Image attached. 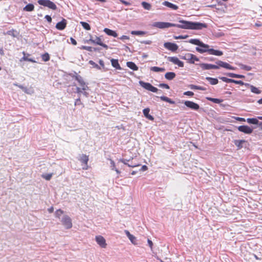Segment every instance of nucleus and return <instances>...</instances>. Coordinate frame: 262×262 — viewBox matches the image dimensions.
I'll list each match as a JSON object with an SVG mask.
<instances>
[{
	"label": "nucleus",
	"mask_w": 262,
	"mask_h": 262,
	"mask_svg": "<svg viewBox=\"0 0 262 262\" xmlns=\"http://www.w3.org/2000/svg\"><path fill=\"white\" fill-rule=\"evenodd\" d=\"M179 24H173V27L184 29L201 30L207 28V26L205 23H193L186 20H180Z\"/></svg>",
	"instance_id": "f257e3e1"
},
{
	"label": "nucleus",
	"mask_w": 262,
	"mask_h": 262,
	"mask_svg": "<svg viewBox=\"0 0 262 262\" xmlns=\"http://www.w3.org/2000/svg\"><path fill=\"white\" fill-rule=\"evenodd\" d=\"M217 65L208 64V63H201L200 67L203 70H210V69H218L220 67H222L228 70H234V68L230 66L229 63L219 60L216 62Z\"/></svg>",
	"instance_id": "f03ea898"
},
{
	"label": "nucleus",
	"mask_w": 262,
	"mask_h": 262,
	"mask_svg": "<svg viewBox=\"0 0 262 262\" xmlns=\"http://www.w3.org/2000/svg\"><path fill=\"white\" fill-rule=\"evenodd\" d=\"M38 3L41 6L48 7L52 10H56L57 9L56 5L50 0H38Z\"/></svg>",
	"instance_id": "7ed1b4c3"
},
{
	"label": "nucleus",
	"mask_w": 262,
	"mask_h": 262,
	"mask_svg": "<svg viewBox=\"0 0 262 262\" xmlns=\"http://www.w3.org/2000/svg\"><path fill=\"white\" fill-rule=\"evenodd\" d=\"M38 3L41 6L48 7L52 10H56L57 9L56 5L50 0H38Z\"/></svg>",
	"instance_id": "20e7f679"
},
{
	"label": "nucleus",
	"mask_w": 262,
	"mask_h": 262,
	"mask_svg": "<svg viewBox=\"0 0 262 262\" xmlns=\"http://www.w3.org/2000/svg\"><path fill=\"white\" fill-rule=\"evenodd\" d=\"M139 84L144 89L152 92L156 93L158 91V89L157 88L152 85L150 83L140 81Z\"/></svg>",
	"instance_id": "39448f33"
},
{
	"label": "nucleus",
	"mask_w": 262,
	"mask_h": 262,
	"mask_svg": "<svg viewBox=\"0 0 262 262\" xmlns=\"http://www.w3.org/2000/svg\"><path fill=\"white\" fill-rule=\"evenodd\" d=\"M182 58L187 60L188 62L190 63H194L195 61H199V58H198L195 55L191 53H187L185 54V55L183 56Z\"/></svg>",
	"instance_id": "423d86ee"
},
{
	"label": "nucleus",
	"mask_w": 262,
	"mask_h": 262,
	"mask_svg": "<svg viewBox=\"0 0 262 262\" xmlns=\"http://www.w3.org/2000/svg\"><path fill=\"white\" fill-rule=\"evenodd\" d=\"M61 222L62 225L67 229H70L72 227V223L71 218L68 215H64L62 220Z\"/></svg>",
	"instance_id": "0eeeda50"
},
{
	"label": "nucleus",
	"mask_w": 262,
	"mask_h": 262,
	"mask_svg": "<svg viewBox=\"0 0 262 262\" xmlns=\"http://www.w3.org/2000/svg\"><path fill=\"white\" fill-rule=\"evenodd\" d=\"M89 156L86 155L85 154H82L79 158V161L81 163L82 165H84L82 167V169L84 170H86L88 169V161H89Z\"/></svg>",
	"instance_id": "6e6552de"
},
{
	"label": "nucleus",
	"mask_w": 262,
	"mask_h": 262,
	"mask_svg": "<svg viewBox=\"0 0 262 262\" xmlns=\"http://www.w3.org/2000/svg\"><path fill=\"white\" fill-rule=\"evenodd\" d=\"M173 24L166 22H155L153 24V26L160 29H164L173 27Z\"/></svg>",
	"instance_id": "1a4fd4ad"
},
{
	"label": "nucleus",
	"mask_w": 262,
	"mask_h": 262,
	"mask_svg": "<svg viewBox=\"0 0 262 262\" xmlns=\"http://www.w3.org/2000/svg\"><path fill=\"white\" fill-rule=\"evenodd\" d=\"M95 239L97 244L103 248H105L106 247L107 244L106 243V241L105 238L101 235L96 236L95 237Z\"/></svg>",
	"instance_id": "9d476101"
},
{
	"label": "nucleus",
	"mask_w": 262,
	"mask_h": 262,
	"mask_svg": "<svg viewBox=\"0 0 262 262\" xmlns=\"http://www.w3.org/2000/svg\"><path fill=\"white\" fill-rule=\"evenodd\" d=\"M184 104L188 107L191 110L197 111L200 108V106L198 104L191 101H185Z\"/></svg>",
	"instance_id": "9b49d317"
},
{
	"label": "nucleus",
	"mask_w": 262,
	"mask_h": 262,
	"mask_svg": "<svg viewBox=\"0 0 262 262\" xmlns=\"http://www.w3.org/2000/svg\"><path fill=\"white\" fill-rule=\"evenodd\" d=\"M164 46L166 49L172 52H175L178 49V46L176 43L169 42L164 43Z\"/></svg>",
	"instance_id": "f8f14e48"
},
{
	"label": "nucleus",
	"mask_w": 262,
	"mask_h": 262,
	"mask_svg": "<svg viewBox=\"0 0 262 262\" xmlns=\"http://www.w3.org/2000/svg\"><path fill=\"white\" fill-rule=\"evenodd\" d=\"M237 129L239 132L247 134H250L253 132V129L247 125L239 126L238 127Z\"/></svg>",
	"instance_id": "ddd939ff"
},
{
	"label": "nucleus",
	"mask_w": 262,
	"mask_h": 262,
	"mask_svg": "<svg viewBox=\"0 0 262 262\" xmlns=\"http://www.w3.org/2000/svg\"><path fill=\"white\" fill-rule=\"evenodd\" d=\"M168 60L173 64L178 65L179 67H184V63L177 57H169Z\"/></svg>",
	"instance_id": "4468645a"
},
{
	"label": "nucleus",
	"mask_w": 262,
	"mask_h": 262,
	"mask_svg": "<svg viewBox=\"0 0 262 262\" xmlns=\"http://www.w3.org/2000/svg\"><path fill=\"white\" fill-rule=\"evenodd\" d=\"M67 24V20L64 18H62L61 21L57 23L56 25V28L58 30H63L66 28Z\"/></svg>",
	"instance_id": "2eb2a0df"
},
{
	"label": "nucleus",
	"mask_w": 262,
	"mask_h": 262,
	"mask_svg": "<svg viewBox=\"0 0 262 262\" xmlns=\"http://www.w3.org/2000/svg\"><path fill=\"white\" fill-rule=\"evenodd\" d=\"M119 161L123 163L124 164L127 165L128 167H136L141 165V164L139 163H132L131 164H129L128 162L129 161V160L121 159L119 160Z\"/></svg>",
	"instance_id": "dca6fc26"
},
{
	"label": "nucleus",
	"mask_w": 262,
	"mask_h": 262,
	"mask_svg": "<svg viewBox=\"0 0 262 262\" xmlns=\"http://www.w3.org/2000/svg\"><path fill=\"white\" fill-rule=\"evenodd\" d=\"M89 41L92 42V43H96L97 45H99L102 47H103V48H105L106 49H108V46L107 45H106V44H104L102 42V40L100 38L98 37H96V39L95 40H93L92 39H90L89 40Z\"/></svg>",
	"instance_id": "f3484780"
},
{
	"label": "nucleus",
	"mask_w": 262,
	"mask_h": 262,
	"mask_svg": "<svg viewBox=\"0 0 262 262\" xmlns=\"http://www.w3.org/2000/svg\"><path fill=\"white\" fill-rule=\"evenodd\" d=\"M188 42L191 44L198 45L201 47H207L205 43L201 41L198 39H191L189 40Z\"/></svg>",
	"instance_id": "a211bd4d"
},
{
	"label": "nucleus",
	"mask_w": 262,
	"mask_h": 262,
	"mask_svg": "<svg viewBox=\"0 0 262 262\" xmlns=\"http://www.w3.org/2000/svg\"><path fill=\"white\" fill-rule=\"evenodd\" d=\"M75 79L79 82L81 86L82 87V89L83 91H85L87 89L88 86L85 84L84 80L80 76H77L75 77Z\"/></svg>",
	"instance_id": "6ab92c4d"
},
{
	"label": "nucleus",
	"mask_w": 262,
	"mask_h": 262,
	"mask_svg": "<svg viewBox=\"0 0 262 262\" xmlns=\"http://www.w3.org/2000/svg\"><path fill=\"white\" fill-rule=\"evenodd\" d=\"M208 53L210 55H213L215 56H222L223 53L221 51L216 50L213 49H208Z\"/></svg>",
	"instance_id": "aec40b11"
},
{
	"label": "nucleus",
	"mask_w": 262,
	"mask_h": 262,
	"mask_svg": "<svg viewBox=\"0 0 262 262\" xmlns=\"http://www.w3.org/2000/svg\"><path fill=\"white\" fill-rule=\"evenodd\" d=\"M247 143V141L245 140H235L234 141V143L237 147L238 149H240L243 148V144Z\"/></svg>",
	"instance_id": "412c9836"
},
{
	"label": "nucleus",
	"mask_w": 262,
	"mask_h": 262,
	"mask_svg": "<svg viewBox=\"0 0 262 262\" xmlns=\"http://www.w3.org/2000/svg\"><path fill=\"white\" fill-rule=\"evenodd\" d=\"M125 233L128 238L129 239L130 242L134 245H136V237L133 235L131 234L128 230H125Z\"/></svg>",
	"instance_id": "4be33fe9"
},
{
	"label": "nucleus",
	"mask_w": 262,
	"mask_h": 262,
	"mask_svg": "<svg viewBox=\"0 0 262 262\" xmlns=\"http://www.w3.org/2000/svg\"><path fill=\"white\" fill-rule=\"evenodd\" d=\"M150 112V109L149 108H146L143 110V113L144 115V116L147 118L148 119L153 121L154 120V118L153 116L150 115L149 113Z\"/></svg>",
	"instance_id": "5701e85b"
},
{
	"label": "nucleus",
	"mask_w": 262,
	"mask_h": 262,
	"mask_svg": "<svg viewBox=\"0 0 262 262\" xmlns=\"http://www.w3.org/2000/svg\"><path fill=\"white\" fill-rule=\"evenodd\" d=\"M23 54L24 55V56L20 59V62H22L23 61H28L33 63H35L36 62L34 59L28 58V56H30V54H26L24 51L23 52Z\"/></svg>",
	"instance_id": "b1692460"
},
{
	"label": "nucleus",
	"mask_w": 262,
	"mask_h": 262,
	"mask_svg": "<svg viewBox=\"0 0 262 262\" xmlns=\"http://www.w3.org/2000/svg\"><path fill=\"white\" fill-rule=\"evenodd\" d=\"M103 31L109 36H112L114 37H116L118 36L117 33L115 31H113L108 28H105Z\"/></svg>",
	"instance_id": "393cba45"
},
{
	"label": "nucleus",
	"mask_w": 262,
	"mask_h": 262,
	"mask_svg": "<svg viewBox=\"0 0 262 262\" xmlns=\"http://www.w3.org/2000/svg\"><path fill=\"white\" fill-rule=\"evenodd\" d=\"M163 5L167 7H169L173 10H177L178 9V6L174 5V4H173L169 2H167V1H165L164 2H163Z\"/></svg>",
	"instance_id": "a878e982"
},
{
	"label": "nucleus",
	"mask_w": 262,
	"mask_h": 262,
	"mask_svg": "<svg viewBox=\"0 0 262 262\" xmlns=\"http://www.w3.org/2000/svg\"><path fill=\"white\" fill-rule=\"evenodd\" d=\"M205 45L207 46V47H196L195 50L196 51L200 53H203L205 52H208V49L209 48V45L205 44Z\"/></svg>",
	"instance_id": "bb28decb"
},
{
	"label": "nucleus",
	"mask_w": 262,
	"mask_h": 262,
	"mask_svg": "<svg viewBox=\"0 0 262 262\" xmlns=\"http://www.w3.org/2000/svg\"><path fill=\"white\" fill-rule=\"evenodd\" d=\"M126 65L129 68L134 71H137L138 70V67L134 62L132 61L127 62L126 63Z\"/></svg>",
	"instance_id": "cd10ccee"
},
{
	"label": "nucleus",
	"mask_w": 262,
	"mask_h": 262,
	"mask_svg": "<svg viewBox=\"0 0 262 262\" xmlns=\"http://www.w3.org/2000/svg\"><path fill=\"white\" fill-rule=\"evenodd\" d=\"M176 77V74L174 72H167L165 75V77L167 80H172Z\"/></svg>",
	"instance_id": "c85d7f7f"
},
{
	"label": "nucleus",
	"mask_w": 262,
	"mask_h": 262,
	"mask_svg": "<svg viewBox=\"0 0 262 262\" xmlns=\"http://www.w3.org/2000/svg\"><path fill=\"white\" fill-rule=\"evenodd\" d=\"M111 63L113 67L117 69L120 70L121 67L118 62L117 59H112L111 60Z\"/></svg>",
	"instance_id": "c756f323"
},
{
	"label": "nucleus",
	"mask_w": 262,
	"mask_h": 262,
	"mask_svg": "<svg viewBox=\"0 0 262 262\" xmlns=\"http://www.w3.org/2000/svg\"><path fill=\"white\" fill-rule=\"evenodd\" d=\"M34 9V6L32 4L27 5L24 8L23 10L27 12H31Z\"/></svg>",
	"instance_id": "7c9ffc66"
},
{
	"label": "nucleus",
	"mask_w": 262,
	"mask_h": 262,
	"mask_svg": "<svg viewBox=\"0 0 262 262\" xmlns=\"http://www.w3.org/2000/svg\"><path fill=\"white\" fill-rule=\"evenodd\" d=\"M206 79L212 85L216 84L218 83V80L216 78L206 77Z\"/></svg>",
	"instance_id": "2f4dec72"
},
{
	"label": "nucleus",
	"mask_w": 262,
	"mask_h": 262,
	"mask_svg": "<svg viewBox=\"0 0 262 262\" xmlns=\"http://www.w3.org/2000/svg\"><path fill=\"white\" fill-rule=\"evenodd\" d=\"M247 121L248 122V123L252 124H258L259 122L257 119L254 118H248L247 119Z\"/></svg>",
	"instance_id": "473e14b6"
},
{
	"label": "nucleus",
	"mask_w": 262,
	"mask_h": 262,
	"mask_svg": "<svg viewBox=\"0 0 262 262\" xmlns=\"http://www.w3.org/2000/svg\"><path fill=\"white\" fill-rule=\"evenodd\" d=\"M249 86H250L251 91L252 93L257 94H259L260 93L261 91L258 88L255 87L253 85H250V84Z\"/></svg>",
	"instance_id": "72a5a7b5"
},
{
	"label": "nucleus",
	"mask_w": 262,
	"mask_h": 262,
	"mask_svg": "<svg viewBox=\"0 0 262 262\" xmlns=\"http://www.w3.org/2000/svg\"><path fill=\"white\" fill-rule=\"evenodd\" d=\"M160 99L162 100L168 102L170 104H174L175 103L174 101L172 100L171 99L166 96H161L160 97Z\"/></svg>",
	"instance_id": "f704fd0d"
},
{
	"label": "nucleus",
	"mask_w": 262,
	"mask_h": 262,
	"mask_svg": "<svg viewBox=\"0 0 262 262\" xmlns=\"http://www.w3.org/2000/svg\"><path fill=\"white\" fill-rule=\"evenodd\" d=\"M151 70L155 72H164L165 71V69L163 68H159L158 67H152L151 68Z\"/></svg>",
	"instance_id": "c9c22d12"
},
{
	"label": "nucleus",
	"mask_w": 262,
	"mask_h": 262,
	"mask_svg": "<svg viewBox=\"0 0 262 262\" xmlns=\"http://www.w3.org/2000/svg\"><path fill=\"white\" fill-rule=\"evenodd\" d=\"M141 4H142V6H143V7L145 9L147 10H149L151 9V6L150 4H149L147 2H143Z\"/></svg>",
	"instance_id": "e433bc0d"
},
{
	"label": "nucleus",
	"mask_w": 262,
	"mask_h": 262,
	"mask_svg": "<svg viewBox=\"0 0 262 262\" xmlns=\"http://www.w3.org/2000/svg\"><path fill=\"white\" fill-rule=\"evenodd\" d=\"M206 99L211 102H213L214 103H220L221 102H222L223 101L221 99H217V98H211V97H207Z\"/></svg>",
	"instance_id": "4c0bfd02"
},
{
	"label": "nucleus",
	"mask_w": 262,
	"mask_h": 262,
	"mask_svg": "<svg viewBox=\"0 0 262 262\" xmlns=\"http://www.w3.org/2000/svg\"><path fill=\"white\" fill-rule=\"evenodd\" d=\"M53 176V173L42 174L41 177L46 180L49 181L51 180Z\"/></svg>",
	"instance_id": "58836bf2"
},
{
	"label": "nucleus",
	"mask_w": 262,
	"mask_h": 262,
	"mask_svg": "<svg viewBox=\"0 0 262 262\" xmlns=\"http://www.w3.org/2000/svg\"><path fill=\"white\" fill-rule=\"evenodd\" d=\"M41 58L44 61H48L50 60V56L48 53H45V54L41 55Z\"/></svg>",
	"instance_id": "ea45409f"
},
{
	"label": "nucleus",
	"mask_w": 262,
	"mask_h": 262,
	"mask_svg": "<svg viewBox=\"0 0 262 262\" xmlns=\"http://www.w3.org/2000/svg\"><path fill=\"white\" fill-rule=\"evenodd\" d=\"M131 33L136 35H143L145 34V32L142 31H132Z\"/></svg>",
	"instance_id": "a19ab883"
},
{
	"label": "nucleus",
	"mask_w": 262,
	"mask_h": 262,
	"mask_svg": "<svg viewBox=\"0 0 262 262\" xmlns=\"http://www.w3.org/2000/svg\"><path fill=\"white\" fill-rule=\"evenodd\" d=\"M81 24L82 25V26L86 30H91V27L90 26V25L86 23V22H83V21H81Z\"/></svg>",
	"instance_id": "79ce46f5"
},
{
	"label": "nucleus",
	"mask_w": 262,
	"mask_h": 262,
	"mask_svg": "<svg viewBox=\"0 0 262 262\" xmlns=\"http://www.w3.org/2000/svg\"><path fill=\"white\" fill-rule=\"evenodd\" d=\"M232 83L238 84L241 85H249V84H248V83L245 84L244 82L241 80H235L233 79Z\"/></svg>",
	"instance_id": "37998d69"
},
{
	"label": "nucleus",
	"mask_w": 262,
	"mask_h": 262,
	"mask_svg": "<svg viewBox=\"0 0 262 262\" xmlns=\"http://www.w3.org/2000/svg\"><path fill=\"white\" fill-rule=\"evenodd\" d=\"M63 213V211L61 209H58L55 212V216L57 218H60L61 214Z\"/></svg>",
	"instance_id": "c03bdc74"
},
{
	"label": "nucleus",
	"mask_w": 262,
	"mask_h": 262,
	"mask_svg": "<svg viewBox=\"0 0 262 262\" xmlns=\"http://www.w3.org/2000/svg\"><path fill=\"white\" fill-rule=\"evenodd\" d=\"M191 88L192 89H195V90H202V91L205 90V88L200 86H198V85H191Z\"/></svg>",
	"instance_id": "a18cd8bd"
},
{
	"label": "nucleus",
	"mask_w": 262,
	"mask_h": 262,
	"mask_svg": "<svg viewBox=\"0 0 262 262\" xmlns=\"http://www.w3.org/2000/svg\"><path fill=\"white\" fill-rule=\"evenodd\" d=\"M221 79H222L223 81L227 82V83H232L233 79H229L228 78H226L225 77H222L220 78Z\"/></svg>",
	"instance_id": "49530a36"
},
{
	"label": "nucleus",
	"mask_w": 262,
	"mask_h": 262,
	"mask_svg": "<svg viewBox=\"0 0 262 262\" xmlns=\"http://www.w3.org/2000/svg\"><path fill=\"white\" fill-rule=\"evenodd\" d=\"M159 86L163 88H165L166 89H169L170 88L169 85L165 83H161L159 84Z\"/></svg>",
	"instance_id": "de8ad7c7"
},
{
	"label": "nucleus",
	"mask_w": 262,
	"mask_h": 262,
	"mask_svg": "<svg viewBox=\"0 0 262 262\" xmlns=\"http://www.w3.org/2000/svg\"><path fill=\"white\" fill-rule=\"evenodd\" d=\"M184 95L188 96H192L194 95V93L191 91H187L184 93Z\"/></svg>",
	"instance_id": "09e8293b"
},
{
	"label": "nucleus",
	"mask_w": 262,
	"mask_h": 262,
	"mask_svg": "<svg viewBox=\"0 0 262 262\" xmlns=\"http://www.w3.org/2000/svg\"><path fill=\"white\" fill-rule=\"evenodd\" d=\"M119 39L121 40H128L129 39V37L128 36L126 35H122L120 37H119Z\"/></svg>",
	"instance_id": "8fccbe9b"
},
{
	"label": "nucleus",
	"mask_w": 262,
	"mask_h": 262,
	"mask_svg": "<svg viewBox=\"0 0 262 262\" xmlns=\"http://www.w3.org/2000/svg\"><path fill=\"white\" fill-rule=\"evenodd\" d=\"M227 75L230 77H232V78H237V74H234V73H228L227 74Z\"/></svg>",
	"instance_id": "3c124183"
},
{
	"label": "nucleus",
	"mask_w": 262,
	"mask_h": 262,
	"mask_svg": "<svg viewBox=\"0 0 262 262\" xmlns=\"http://www.w3.org/2000/svg\"><path fill=\"white\" fill-rule=\"evenodd\" d=\"M121 3L124 4L126 6H129L130 5V3L129 2H128L127 1H125L124 0H119Z\"/></svg>",
	"instance_id": "603ef678"
},
{
	"label": "nucleus",
	"mask_w": 262,
	"mask_h": 262,
	"mask_svg": "<svg viewBox=\"0 0 262 262\" xmlns=\"http://www.w3.org/2000/svg\"><path fill=\"white\" fill-rule=\"evenodd\" d=\"M45 18L47 19V20L49 22V23H51L52 21V18L50 16V15H47L45 16Z\"/></svg>",
	"instance_id": "864d4df0"
},
{
	"label": "nucleus",
	"mask_w": 262,
	"mask_h": 262,
	"mask_svg": "<svg viewBox=\"0 0 262 262\" xmlns=\"http://www.w3.org/2000/svg\"><path fill=\"white\" fill-rule=\"evenodd\" d=\"M111 164L112 166V169L114 170L116 168L115 163L114 161L111 160Z\"/></svg>",
	"instance_id": "5fc2aeb1"
},
{
	"label": "nucleus",
	"mask_w": 262,
	"mask_h": 262,
	"mask_svg": "<svg viewBox=\"0 0 262 262\" xmlns=\"http://www.w3.org/2000/svg\"><path fill=\"white\" fill-rule=\"evenodd\" d=\"M187 37H188L187 35H185V36L180 35L179 36H175L174 38L175 39H185V38H186Z\"/></svg>",
	"instance_id": "6e6d98bb"
},
{
	"label": "nucleus",
	"mask_w": 262,
	"mask_h": 262,
	"mask_svg": "<svg viewBox=\"0 0 262 262\" xmlns=\"http://www.w3.org/2000/svg\"><path fill=\"white\" fill-rule=\"evenodd\" d=\"M81 100H80V98H78L76 100L75 102V105H80V104H81Z\"/></svg>",
	"instance_id": "4d7b16f0"
},
{
	"label": "nucleus",
	"mask_w": 262,
	"mask_h": 262,
	"mask_svg": "<svg viewBox=\"0 0 262 262\" xmlns=\"http://www.w3.org/2000/svg\"><path fill=\"white\" fill-rule=\"evenodd\" d=\"M236 120L239 121L244 122L245 121V119L244 118L236 117Z\"/></svg>",
	"instance_id": "13d9d810"
},
{
	"label": "nucleus",
	"mask_w": 262,
	"mask_h": 262,
	"mask_svg": "<svg viewBox=\"0 0 262 262\" xmlns=\"http://www.w3.org/2000/svg\"><path fill=\"white\" fill-rule=\"evenodd\" d=\"M82 49L86 50L89 51H91V47H87V46H84L82 47Z\"/></svg>",
	"instance_id": "bf43d9fd"
},
{
	"label": "nucleus",
	"mask_w": 262,
	"mask_h": 262,
	"mask_svg": "<svg viewBox=\"0 0 262 262\" xmlns=\"http://www.w3.org/2000/svg\"><path fill=\"white\" fill-rule=\"evenodd\" d=\"M147 169H148V168H147V166L143 165V166H142L141 170H142V171H145V170H147Z\"/></svg>",
	"instance_id": "052dcab7"
},
{
	"label": "nucleus",
	"mask_w": 262,
	"mask_h": 262,
	"mask_svg": "<svg viewBox=\"0 0 262 262\" xmlns=\"http://www.w3.org/2000/svg\"><path fill=\"white\" fill-rule=\"evenodd\" d=\"M147 242L148 243V245L149 246V247L152 248V245H153V244H152V242L151 241H150V239H148L147 240Z\"/></svg>",
	"instance_id": "680f3d73"
},
{
	"label": "nucleus",
	"mask_w": 262,
	"mask_h": 262,
	"mask_svg": "<svg viewBox=\"0 0 262 262\" xmlns=\"http://www.w3.org/2000/svg\"><path fill=\"white\" fill-rule=\"evenodd\" d=\"M71 42L73 45H77V42L73 38H71Z\"/></svg>",
	"instance_id": "e2e57ef3"
},
{
	"label": "nucleus",
	"mask_w": 262,
	"mask_h": 262,
	"mask_svg": "<svg viewBox=\"0 0 262 262\" xmlns=\"http://www.w3.org/2000/svg\"><path fill=\"white\" fill-rule=\"evenodd\" d=\"M53 210H54V208L53 207L50 208L48 209V211L50 212V213H52L53 212Z\"/></svg>",
	"instance_id": "0e129e2a"
},
{
	"label": "nucleus",
	"mask_w": 262,
	"mask_h": 262,
	"mask_svg": "<svg viewBox=\"0 0 262 262\" xmlns=\"http://www.w3.org/2000/svg\"><path fill=\"white\" fill-rule=\"evenodd\" d=\"M76 92L77 93H80L82 92L81 90V89L79 88H77L76 89Z\"/></svg>",
	"instance_id": "69168bd1"
},
{
	"label": "nucleus",
	"mask_w": 262,
	"mask_h": 262,
	"mask_svg": "<svg viewBox=\"0 0 262 262\" xmlns=\"http://www.w3.org/2000/svg\"><path fill=\"white\" fill-rule=\"evenodd\" d=\"M237 78H245V76L244 75H238V74H237Z\"/></svg>",
	"instance_id": "338daca9"
},
{
	"label": "nucleus",
	"mask_w": 262,
	"mask_h": 262,
	"mask_svg": "<svg viewBox=\"0 0 262 262\" xmlns=\"http://www.w3.org/2000/svg\"><path fill=\"white\" fill-rule=\"evenodd\" d=\"M0 54L3 55L4 54V50L3 48L0 49Z\"/></svg>",
	"instance_id": "774afa93"
}]
</instances>
